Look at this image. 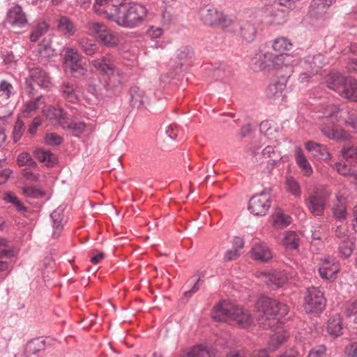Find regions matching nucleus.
I'll list each match as a JSON object with an SVG mask.
<instances>
[{"label": "nucleus", "mask_w": 357, "mask_h": 357, "mask_svg": "<svg viewBox=\"0 0 357 357\" xmlns=\"http://www.w3.org/2000/svg\"><path fill=\"white\" fill-rule=\"evenodd\" d=\"M90 63L101 75H107L108 77L102 85H97L93 82L89 84L88 92L94 96L98 102L119 93L121 89V79L116 70L114 56L107 54L92 60Z\"/></svg>", "instance_id": "1"}, {"label": "nucleus", "mask_w": 357, "mask_h": 357, "mask_svg": "<svg viewBox=\"0 0 357 357\" xmlns=\"http://www.w3.org/2000/svg\"><path fill=\"white\" fill-rule=\"evenodd\" d=\"M118 7L113 14H109V20L119 26L133 29L141 26L145 21L148 10L142 3H126L118 0Z\"/></svg>", "instance_id": "2"}, {"label": "nucleus", "mask_w": 357, "mask_h": 357, "mask_svg": "<svg viewBox=\"0 0 357 357\" xmlns=\"http://www.w3.org/2000/svg\"><path fill=\"white\" fill-rule=\"evenodd\" d=\"M258 322L264 328H271L278 323V316L284 317L289 312L288 307L276 300L261 297L257 303Z\"/></svg>", "instance_id": "3"}, {"label": "nucleus", "mask_w": 357, "mask_h": 357, "mask_svg": "<svg viewBox=\"0 0 357 357\" xmlns=\"http://www.w3.org/2000/svg\"><path fill=\"white\" fill-rule=\"evenodd\" d=\"M212 317L218 321L235 323L242 328L250 326L252 321L248 311L227 301L220 302L214 307Z\"/></svg>", "instance_id": "4"}, {"label": "nucleus", "mask_w": 357, "mask_h": 357, "mask_svg": "<svg viewBox=\"0 0 357 357\" xmlns=\"http://www.w3.org/2000/svg\"><path fill=\"white\" fill-rule=\"evenodd\" d=\"M51 78L42 68L36 67L31 68L28 76L25 78V89L29 96L35 95L36 86L40 88H48L51 86Z\"/></svg>", "instance_id": "5"}, {"label": "nucleus", "mask_w": 357, "mask_h": 357, "mask_svg": "<svg viewBox=\"0 0 357 357\" xmlns=\"http://www.w3.org/2000/svg\"><path fill=\"white\" fill-rule=\"evenodd\" d=\"M328 197V194L325 190L315 188L309 192L308 197L305 199V205L313 215L321 216L326 208Z\"/></svg>", "instance_id": "6"}, {"label": "nucleus", "mask_w": 357, "mask_h": 357, "mask_svg": "<svg viewBox=\"0 0 357 357\" xmlns=\"http://www.w3.org/2000/svg\"><path fill=\"white\" fill-rule=\"evenodd\" d=\"M326 303L324 294L318 288L311 287L305 296L304 310L307 314H317L324 310Z\"/></svg>", "instance_id": "7"}, {"label": "nucleus", "mask_w": 357, "mask_h": 357, "mask_svg": "<svg viewBox=\"0 0 357 357\" xmlns=\"http://www.w3.org/2000/svg\"><path fill=\"white\" fill-rule=\"evenodd\" d=\"M200 16L204 23L210 26L218 24L223 28H227L233 22L231 18L213 7L202 8Z\"/></svg>", "instance_id": "8"}, {"label": "nucleus", "mask_w": 357, "mask_h": 357, "mask_svg": "<svg viewBox=\"0 0 357 357\" xmlns=\"http://www.w3.org/2000/svg\"><path fill=\"white\" fill-rule=\"evenodd\" d=\"M259 68L260 69H264L269 66V63L274 64L275 66H280V65L289 66L292 65L294 63L293 56L290 54H278L275 55L271 52H265L263 54L258 56Z\"/></svg>", "instance_id": "9"}, {"label": "nucleus", "mask_w": 357, "mask_h": 357, "mask_svg": "<svg viewBox=\"0 0 357 357\" xmlns=\"http://www.w3.org/2000/svg\"><path fill=\"white\" fill-rule=\"evenodd\" d=\"M270 206L269 195L262 192L250 199L248 209L255 215H264Z\"/></svg>", "instance_id": "10"}, {"label": "nucleus", "mask_w": 357, "mask_h": 357, "mask_svg": "<svg viewBox=\"0 0 357 357\" xmlns=\"http://www.w3.org/2000/svg\"><path fill=\"white\" fill-rule=\"evenodd\" d=\"M59 91L63 98L68 102L75 103L79 100L81 89L75 80L63 81L60 85Z\"/></svg>", "instance_id": "11"}, {"label": "nucleus", "mask_w": 357, "mask_h": 357, "mask_svg": "<svg viewBox=\"0 0 357 357\" xmlns=\"http://www.w3.org/2000/svg\"><path fill=\"white\" fill-rule=\"evenodd\" d=\"M6 21L15 28H23L28 24L26 13L23 11L22 6L18 4H14L8 9Z\"/></svg>", "instance_id": "12"}, {"label": "nucleus", "mask_w": 357, "mask_h": 357, "mask_svg": "<svg viewBox=\"0 0 357 357\" xmlns=\"http://www.w3.org/2000/svg\"><path fill=\"white\" fill-rule=\"evenodd\" d=\"M261 19L256 16H250L249 19L243 21L240 25V34L248 43L252 42L257 33V26L261 24Z\"/></svg>", "instance_id": "13"}, {"label": "nucleus", "mask_w": 357, "mask_h": 357, "mask_svg": "<svg viewBox=\"0 0 357 357\" xmlns=\"http://www.w3.org/2000/svg\"><path fill=\"white\" fill-rule=\"evenodd\" d=\"M251 257L255 261L266 263L273 258V253L265 242L255 239L252 242Z\"/></svg>", "instance_id": "14"}, {"label": "nucleus", "mask_w": 357, "mask_h": 357, "mask_svg": "<svg viewBox=\"0 0 357 357\" xmlns=\"http://www.w3.org/2000/svg\"><path fill=\"white\" fill-rule=\"evenodd\" d=\"M81 56L77 50L68 48L65 54V63L70 68V72L77 75H84L86 70L80 63Z\"/></svg>", "instance_id": "15"}, {"label": "nucleus", "mask_w": 357, "mask_h": 357, "mask_svg": "<svg viewBox=\"0 0 357 357\" xmlns=\"http://www.w3.org/2000/svg\"><path fill=\"white\" fill-rule=\"evenodd\" d=\"M321 132L327 137L337 141H345L350 139V135L342 128L333 123H324L321 126Z\"/></svg>", "instance_id": "16"}, {"label": "nucleus", "mask_w": 357, "mask_h": 357, "mask_svg": "<svg viewBox=\"0 0 357 357\" xmlns=\"http://www.w3.org/2000/svg\"><path fill=\"white\" fill-rule=\"evenodd\" d=\"M326 63L325 56L318 54L306 56L303 62V67L310 71L312 75H317Z\"/></svg>", "instance_id": "17"}, {"label": "nucleus", "mask_w": 357, "mask_h": 357, "mask_svg": "<svg viewBox=\"0 0 357 357\" xmlns=\"http://www.w3.org/2000/svg\"><path fill=\"white\" fill-rule=\"evenodd\" d=\"M339 265L335 263V260L328 257L324 259L319 272L322 278L331 280L339 271Z\"/></svg>", "instance_id": "18"}, {"label": "nucleus", "mask_w": 357, "mask_h": 357, "mask_svg": "<svg viewBox=\"0 0 357 357\" xmlns=\"http://www.w3.org/2000/svg\"><path fill=\"white\" fill-rule=\"evenodd\" d=\"M287 273L283 271H273L263 274L264 282L272 289L282 287L287 282Z\"/></svg>", "instance_id": "19"}, {"label": "nucleus", "mask_w": 357, "mask_h": 357, "mask_svg": "<svg viewBox=\"0 0 357 357\" xmlns=\"http://www.w3.org/2000/svg\"><path fill=\"white\" fill-rule=\"evenodd\" d=\"M62 128L70 130L76 137L82 134L86 129H89L91 132L95 130L94 125L87 126L83 121H74L68 118H66V121L62 123Z\"/></svg>", "instance_id": "20"}, {"label": "nucleus", "mask_w": 357, "mask_h": 357, "mask_svg": "<svg viewBox=\"0 0 357 357\" xmlns=\"http://www.w3.org/2000/svg\"><path fill=\"white\" fill-rule=\"evenodd\" d=\"M118 0H95L93 10L98 15L105 14L109 20V14H113L118 7Z\"/></svg>", "instance_id": "21"}, {"label": "nucleus", "mask_w": 357, "mask_h": 357, "mask_svg": "<svg viewBox=\"0 0 357 357\" xmlns=\"http://www.w3.org/2000/svg\"><path fill=\"white\" fill-rule=\"evenodd\" d=\"M332 211L334 218L338 221H343L347 217V199L340 193L336 195V203L334 204Z\"/></svg>", "instance_id": "22"}, {"label": "nucleus", "mask_w": 357, "mask_h": 357, "mask_svg": "<svg viewBox=\"0 0 357 357\" xmlns=\"http://www.w3.org/2000/svg\"><path fill=\"white\" fill-rule=\"evenodd\" d=\"M305 148L316 159L329 160L331 158V155L326 146L322 144L314 142H308L305 144Z\"/></svg>", "instance_id": "23"}, {"label": "nucleus", "mask_w": 357, "mask_h": 357, "mask_svg": "<svg viewBox=\"0 0 357 357\" xmlns=\"http://www.w3.org/2000/svg\"><path fill=\"white\" fill-rule=\"evenodd\" d=\"M342 86L344 88V91H340L338 94L344 98L357 101V81L347 77Z\"/></svg>", "instance_id": "24"}, {"label": "nucleus", "mask_w": 357, "mask_h": 357, "mask_svg": "<svg viewBox=\"0 0 357 357\" xmlns=\"http://www.w3.org/2000/svg\"><path fill=\"white\" fill-rule=\"evenodd\" d=\"M43 114L47 119L54 123H58L62 127V123L66 119V112L61 108H56L52 106H46L43 109Z\"/></svg>", "instance_id": "25"}, {"label": "nucleus", "mask_w": 357, "mask_h": 357, "mask_svg": "<svg viewBox=\"0 0 357 357\" xmlns=\"http://www.w3.org/2000/svg\"><path fill=\"white\" fill-rule=\"evenodd\" d=\"M295 159L296 162L301 169L303 175L305 176H310L313 172L312 167L300 148L296 149Z\"/></svg>", "instance_id": "26"}, {"label": "nucleus", "mask_w": 357, "mask_h": 357, "mask_svg": "<svg viewBox=\"0 0 357 357\" xmlns=\"http://www.w3.org/2000/svg\"><path fill=\"white\" fill-rule=\"evenodd\" d=\"M347 77H344L339 73H331L326 77V83L327 86L339 93L340 91H344V88L342 86Z\"/></svg>", "instance_id": "27"}, {"label": "nucleus", "mask_w": 357, "mask_h": 357, "mask_svg": "<svg viewBox=\"0 0 357 357\" xmlns=\"http://www.w3.org/2000/svg\"><path fill=\"white\" fill-rule=\"evenodd\" d=\"M130 104L132 107L137 108L144 107L147 102V98L144 92L137 86H133L130 90Z\"/></svg>", "instance_id": "28"}, {"label": "nucleus", "mask_w": 357, "mask_h": 357, "mask_svg": "<svg viewBox=\"0 0 357 357\" xmlns=\"http://www.w3.org/2000/svg\"><path fill=\"white\" fill-rule=\"evenodd\" d=\"M97 38L100 43L107 47H116L119 43L117 34L107 26Z\"/></svg>", "instance_id": "29"}, {"label": "nucleus", "mask_w": 357, "mask_h": 357, "mask_svg": "<svg viewBox=\"0 0 357 357\" xmlns=\"http://www.w3.org/2000/svg\"><path fill=\"white\" fill-rule=\"evenodd\" d=\"M287 79L282 77L279 80L271 83L266 89V96L270 98H279L286 87Z\"/></svg>", "instance_id": "30"}, {"label": "nucleus", "mask_w": 357, "mask_h": 357, "mask_svg": "<svg viewBox=\"0 0 357 357\" xmlns=\"http://www.w3.org/2000/svg\"><path fill=\"white\" fill-rule=\"evenodd\" d=\"M335 0H313L310 7L311 15L319 16L326 13Z\"/></svg>", "instance_id": "31"}, {"label": "nucleus", "mask_w": 357, "mask_h": 357, "mask_svg": "<svg viewBox=\"0 0 357 357\" xmlns=\"http://www.w3.org/2000/svg\"><path fill=\"white\" fill-rule=\"evenodd\" d=\"M355 243L351 238L342 240L339 242L337 253L342 259L349 258L354 252Z\"/></svg>", "instance_id": "32"}, {"label": "nucleus", "mask_w": 357, "mask_h": 357, "mask_svg": "<svg viewBox=\"0 0 357 357\" xmlns=\"http://www.w3.org/2000/svg\"><path fill=\"white\" fill-rule=\"evenodd\" d=\"M63 211L60 208L54 210L50 215L52 222V227L54 231L52 234L54 238H58L63 230Z\"/></svg>", "instance_id": "33"}, {"label": "nucleus", "mask_w": 357, "mask_h": 357, "mask_svg": "<svg viewBox=\"0 0 357 357\" xmlns=\"http://www.w3.org/2000/svg\"><path fill=\"white\" fill-rule=\"evenodd\" d=\"M79 48L89 56H92L100 52L98 45L87 38H82L78 41Z\"/></svg>", "instance_id": "34"}, {"label": "nucleus", "mask_w": 357, "mask_h": 357, "mask_svg": "<svg viewBox=\"0 0 357 357\" xmlns=\"http://www.w3.org/2000/svg\"><path fill=\"white\" fill-rule=\"evenodd\" d=\"M35 157L41 162L47 166H53L56 164V156L50 151L37 149L35 152Z\"/></svg>", "instance_id": "35"}, {"label": "nucleus", "mask_w": 357, "mask_h": 357, "mask_svg": "<svg viewBox=\"0 0 357 357\" xmlns=\"http://www.w3.org/2000/svg\"><path fill=\"white\" fill-rule=\"evenodd\" d=\"M273 225L275 228L283 229L291 222V218L283 213L280 210L277 211L272 216Z\"/></svg>", "instance_id": "36"}, {"label": "nucleus", "mask_w": 357, "mask_h": 357, "mask_svg": "<svg viewBox=\"0 0 357 357\" xmlns=\"http://www.w3.org/2000/svg\"><path fill=\"white\" fill-rule=\"evenodd\" d=\"M272 47L279 54H286L285 52L289 51L291 49L292 43L287 38L280 37L275 39Z\"/></svg>", "instance_id": "37"}, {"label": "nucleus", "mask_w": 357, "mask_h": 357, "mask_svg": "<svg viewBox=\"0 0 357 357\" xmlns=\"http://www.w3.org/2000/svg\"><path fill=\"white\" fill-rule=\"evenodd\" d=\"M327 330L331 335L335 337L340 336L342 334V321L339 316L328 320Z\"/></svg>", "instance_id": "38"}, {"label": "nucleus", "mask_w": 357, "mask_h": 357, "mask_svg": "<svg viewBox=\"0 0 357 357\" xmlns=\"http://www.w3.org/2000/svg\"><path fill=\"white\" fill-rule=\"evenodd\" d=\"M86 29L90 36H96L97 38L105 30L107 26L102 22L90 20L86 24Z\"/></svg>", "instance_id": "39"}, {"label": "nucleus", "mask_w": 357, "mask_h": 357, "mask_svg": "<svg viewBox=\"0 0 357 357\" xmlns=\"http://www.w3.org/2000/svg\"><path fill=\"white\" fill-rule=\"evenodd\" d=\"M299 236L297 233L293 231H287L283 238L284 245L290 250L297 248L298 245Z\"/></svg>", "instance_id": "40"}, {"label": "nucleus", "mask_w": 357, "mask_h": 357, "mask_svg": "<svg viewBox=\"0 0 357 357\" xmlns=\"http://www.w3.org/2000/svg\"><path fill=\"white\" fill-rule=\"evenodd\" d=\"M13 91V86L10 83L6 80L0 82V98L6 104L8 103L11 95L14 93Z\"/></svg>", "instance_id": "41"}, {"label": "nucleus", "mask_w": 357, "mask_h": 357, "mask_svg": "<svg viewBox=\"0 0 357 357\" xmlns=\"http://www.w3.org/2000/svg\"><path fill=\"white\" fill-rule=\"evenodd\" d=\"M3 199L7 203L13 204L19 211H27V208L23 205L19 198L12 192L4 193Z\"/></svg>", "instance_id": "42"}, {"label": "nucleus", "mask_w": 357, "mask_h": 357, "mask_svg": "<svg viewBox=\"0 0 357 357\" xmlns=\"http://www.w3.org/2000/svg\"><path fill=\"white\" fill-rule=\"evenodd\" d=\"M58 29L63 34H73L75 31L73 22L67 17H61L60 18Z\"/></svg>", "instance_id": "43"}, {"label": "nucleus", "mask_w": 357, "mask_h": 357, "mask_svg": "<svg viewBox=\"0 0 357 357\" xmlns=\"http://www.w3.org/2000/svg\"><path fill=\"white\" fill-rule=\"evenodd\" d=\"M181 357H210L208 350L202 345L193 347L189 351L182 354Z\"/></svg>", "instance_id": "44"}, {"label": "nucleus", "mask_w": 357, "mask_h": 357, "mask_svg": "<svg viewBox=\"0 0 357 357\" xmlns=\"http://www.w3.org/2000/svg\"><path fill=\"white\" fill-rule=\"evenodd\" d=\"M48 29L49 25L45 22H39L30 34L31 41H37L41 36L48 31Z\"/></svg>", "instance_id": "45"}, {"label": "nucleus", "mask_w": 357, "mask_h": 357, "mask_svg": "<svg viewBox=\"0 0 357 357\" xmlns=\"http://www.w3.org/2000/svg\"><path fill=\"white\" fill-rule=\"evenodd\" d=\"M44 102H45L43 100V96H40L35 99L28 101L24 105V113L29 114L33 112H35L39 108L40 105Z\"/></svg>", "instance_id": "46"}, {"label": "nucleus", "mask_w": 357, "mask_h": 357, "mask_svg": "<svg viewBox=\"0 0 357 357\" xmlns=\"http://www.w3.org/2000/svg\"><path fill=\"white\" fill-rule=\"evenodd\" d=\"M287 190L296 197H300L301 190L299 183L292 177H288L286 180Z\"/></svg>", "instance_id": "47"}, {"label": "nucleus", "mask_w": 357, "mask_h": 357, "mask_svg": "<svg viewBox=\"0 0 357 357\" xmlns=\"http://www.w3.org/2000/svg\"><path fill=\"white\" fill-rule=\"evenodd\" d=\"M339 111L340 109L337 105L334 104L328 105L323 108V117L326 119H331L334 117L337 121H338L337 114L339 113Z\"/></svg>", "instance_id": "48"}, {"label": "nucleus", "mask_w": 357, "mask_h": 357, "mask_svg": "<svg viewBox=\"0 0 357 357\" xmlns=\"http://www.w3.org/2000/svg\"><path fill=\"white\" fill-rule=\"evenodd\" d=\"M285 335L283 333L278 332L275 333L272 337L268 344V349L271 351H275L280 345L285 341Z\"/></svg>", "instance_id": "49"}, {"label": "nucleus", "mask_w": 357, "mask_h": 357, "mask_svg": "<svg viewBox=\"0 0 357 357\" xmlns=\"http://www.w3.org/2000/svg\"><path fill=\"white\" fill-rule=\"evenodd\" d=\"M22 190V194L26 197L40 198L44 195V192L41 190L32 186H24Z\"/></svg>", "instance_id": "50"}, {"label": "nucleus", "mask_w": 357, "mask_h": 357, "mask_svg": "<svg viewBox=\"0 0 357 357\" xmlns=\"http://www.w3.org/2000/svg\"><path fill=\"white\" fill-rule=\"evenodd\" d=\"M24 129L25 128L24 123L22 120L18 119L15 122L13 131V139L15 142H18L21 139L24 132Z\"/></svg>", "instance_id": "51"}, {"label": "nucleus", "mask_w": 357, "mask_h": 357, "mask_svg": "<svg viewBox=\"0 0 357 357\" xmlns=\"http://www.w3.org/2000/svg\"><path fill=\"white\" fill-rule=\"evenodd\" d=\"M45 143L50 146H56L62 143L63 138L54 132L47 133L45 137Z\"/></svg>", "instance_id": "52"}, {"label": "nucleus", "mask_w": 357, "mask_h": 357, "mask_svg": "<svg viewBox=\"0 0 357 357\" xmlns=\"http://www.w3.org/2000/svg\"><path fill=\"white\" fill-rule=\"evenodd\" d=\"M333 168L341 175L350 176L353 174L354 170L351 166L342 162H336L333 165Z\"/></svg>", "instance_id": "53"}, {"label": "nucleus", "mask_w": 357, "mask_h": 357, "mask_svg": "<svg viewBox=\"0 0 357 357\" xmlns=\"http://www.w3.org/2000/svg\"><path fill=\"white\" fill-rule=\"evenodd\" d=\"M341 153L346 159L357 158V148L354 146H343Z\"/></svg>", "instance_id": "54"}, {"label": "nucleus", "mask_w": 357, "mask_h": 357, "mask_svg": "<svg viewBox=\"0 0 357 357\" xmlns=\"http://www.w3.org/2000/svg\"><path fill=\"white\" fill-rule=\"evenodd\" d=\"M344 313L347 317L357 314V300L349 301L346 303Z\"/></svg>", "instance_id": "55"}, {"label": "nucleus", "mask_w": 357, "mask_h": 357, "mask_svg": "<svg viewBox=\"0 0 357 357\" xmlns=\"http://www.w3.org/2000/svg\"><path fill=\"white\" fill-rule=\"evenodd\" d=\"M192 53V50L190 47H181L177 50L176 56L180 61H183L191 57Z\"/></svg>", "instance_id": "56"}, {"label": "nucleus", "mask_w": 357, "mask_h": 357, "mask_svg": "<svg viewBox=\"0 0 357 357\" xmlns=\"http://www.w3.org/2000/svg\"><path fill=\"white\" fill-rule=\"evenodd\" d=\"M348 118L342 117V121L345 125L357 131V116L354 114H347Z\"/></svg>", "instance_id": "57"}, {"label": "nucleus", "mask_w": 357, "mask_h": 357, "mask_svg": "<svg viewBox=\"0 0 357 357\" xmlns=\"http://www.w3.org/2000/svg\"><path fill=\"white\" fill-rule=\"evenodd\" d=\"M16 255V251L13 248L1 247L0 248V259H9Z\"/></svg>", "instance_id": "58"}, {"label": "nucleus", "mask_w": 357, "mask_h": 357, "mask_svg": "<svg viewBox=\"0 0 357 357\" xmlns=\"http://www.w3.org/2000/svg\"><path fill=\"white\" fill-rule=\"evenodd\" d=\"M335 236L340 239L341 241L342 240H346L347 238H350L348 235V230L342 226H337L335 229Z\"/></svg>", "instance_id": "59"}, {"label": "nucleus", "mask_w": 357, "mask_h": 357, "mask_svg": "<svg viewBox=\"0 0 357 357\" xmlns=\"http://www.w3.org/2000/svg\"><path fill=\"white\" fill-rule=\"evenodd\" d=\"M165 135L167 137L173 140L177 137L178 126L176 125H169L166 127Z\"/></svg>", "instance_id": "60"}, {"label": "nucleus", "mask_w": 357, "mask_h": 357, "mask_svg": "<svg viewBox=\"0 0 357 357\" xmlns=\"http://www.w3.org/2000/svg\"><path fill=\"white\" fill-rule=\"evenodd\" d=\"M262 153L264 155L267 156L268 158L275 157L276 158L281 159L282 156L280 154H278L276 151L275 150V147L272 146H266L263 151Z\"/></svg>", "instance_id": "61"}, {"label": "nucleus", "mask_w": 357, "mask_h": 357, "mask_svg": "<svg viewBox=\"0 0 357 357\" xmlns=\"http://www.w3.org/2000/svg\"><path fill=\"white\" fill-rule=\"evenodd\" d=\"M146 33L153 39L158 38L163 33V29L160 27L151 26L147 30Z\"/></svg>", "instance_id": "62"}, {"label": "nucleus", "mask_w": 357, "mask_h": 357, "mask_svg": "<svg viewBox=\"0 0 357 357\" xmlns=\"http://www.w3.org/2000/svg\"><path fill=\"white\" fill-rule=\"evenodd\" d=\"M326 348L324 346H319L317 349L312 350L308 357H325Z\"/></svg>", "instance_id": "63"}, {"label": "nucleus", "mask_w": 357, "mask_h": 357, "mask_svg": "<svg viewBox=\"0 0 357 357\" xmlns=\"http://www.w3.org/2000/svg\"><path fill=\"white\" fill-rule=\"evenodd\" d=\"M345 353L349 357H357V342L347 346Z\"/></svg>", "instance_id": "64"}]
</instances>
